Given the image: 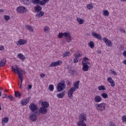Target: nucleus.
Returning <instances> with one entry per match:
<instances>
[{"label": "nucleus", "mask_w": 126, "mask_h": 126, "mask_svg": "<svg viewBox=\"0 0 126 126\" xmlns=\"http://www.w3.org/2000/svg\"><path fill=\"white\" fill-rule=\"evenodd\" d=\"M79 83H80V81H79L74 82V87L71 88L68 91V96L70 99L73 97V92H75V91L79 88Z\"/></svg>", "instance_id": "nucleus-1"}, {"label": "nucleus", "mask_w": 126, "mask_h": 126, "mask_svg": "<svg viewBox=\"0 0 126 126\" xmlns=\"http://www.w3.org/2000/svg\"><path fill=\"white\" fill-rule=\"evenodd\" d=\"M66 85L64 81H61L57 84V91L58 92H61L65 89Z\"/></svg>", "instance_id": "nucleus-2"}, {"label": "nucleus", "mask_w": 126, "mask_h": 126, "mask_svg": "<svg viewBox=\"0 0 126 126\" xmlns=\"http://www.w3.org/2000/svg\"><path fill=\"white\" fill-rule=\"evenodd\" d=\"M94 106L97 111L102 112V111H105V110H106V104L104 103H101L100 104L96 103L94 105Z\"/></svg>", "instance_id": "nucleus-3"}, {"label": "nucleus", "mask_w": 126, "mask_h": 126, "mask_svg": "<svg viewBox=\"0 0 126 126\" xmlns=\"http://www.w3.org/2000/svg\"><path fill=\"white\" fill-rule=\"evenodd\" d=\"M39 115V111H36L30 116V119L32 122H36L37 121V117H38Z\"/></svg>", "instance_id": "nucleus-4"}, {"label": "nucleus", "mask_w": 126, "mask_h": 126, "mask_svg": "<svg viewBox=\"0 0 126 126\" xmlns=\"http://www.w3.org/2000/svg\"><path fill=\"white\" fill-rule=\"evenodd\" d=\"M29 108L32 113L35 112H39L38 111V105L35 103H31L29 106Z\"/></svg>", "instance_id": "nucleus-5"}, {"label": "nucleus", "mask_w": 126, "mask_h": 126, "mask_svg": "<svg viewBox=\"0 0 126 126\" xmlns=\"http://www.w3.org/2000/svg\"><path fill=\"white\" fill-rule=\"evenodd\" d=\"M15 66H16V69L13 68V66H12V70L15 73L17 71V74H18L19 73H22L21 72L24 71V74L26 73V72H25V70H22V69L21 68H19V67H18V66H17V65H16Z\"/></svg>", "instance_id": "nucleus-6"}, {"label": "nucleus", "mask_w": 126, "mask_h": 126, "mask_svg": "<svg viewBox=\"0 0 126 126\" xmlns=\"http://www.w3.org/2000/svg\"><path fill=\"white\" fill-rule=\"evenodd\" d=\"M61 64H63V61L58 60V61L52 62L51 64L49 65V66L56 67V66L61 65Z\"/></svg>", "instance_id": "nucleus-7"}, {"label": "nucleus", "mask_w": 126, "mask_h": 126, "mask_svg": "<svg viewBox=\"0 0 126 126\" xmlns=\"http://www.w3.org/2000/svg\"><path fill=\"white\" fill-rule=\"evenodd\" d=\"M17 11L19 13H24L27 11V9L25 7L19 6L17 7Z\"/></svg>", "instance_id": "nucleus-8"}, {"label": "nucleus", "mask_w": 126, "mask_h": 126, "mask_svg": "<svg viewBox=\"0 0 126 126\" xmlns=\"http://www.w3.org/2000/svg\"><path fill=\"white\" fill-rule=\"evenodd\" d=\"M47 112L48 109L42 106L40 108L38 113H39V114H42V115H45V114H47Z\"/></svg>", "instance_id": "nucleus-9"}, {"label": "nucleus", "mask_w": 126, "mask_h": 126, "mask_svg": "<svg viewBox=\"0 0 126 126\" xmlns=\"http://www.w3.org/2000/svg\"><path fill=\"white\" fill-rule=\"evenodd\" d=\"M79 121H83V122H86L87 121V118L86 117V114H81L79 117Z\"/></svg>", "instance_id": "nucleus-10"}, {"label": "nucleus", "mask_w": 126, "mask_h": 126, "mask_svg": "<svg viewBox=\"0 0 126 126\" xmlns=\"http://www.w3.org/2000/svg\"><path fill=\"white\" fill-rule=\"evenodd\" d=\"M103 41L108 47H112V41L109 40L108 38L104 37L103 38Z\"/></svg>", "instance_id": "nucleus-11"}, {"label": "nucleus", "mask_w": 126, "mask_h": 126, "mask_svg": "<svg viewBox=\"0 0 126 126\" xmlns=\"http://www.w3.org/2000/svg\"><path fill=\"white\" fill-rule=\"evenodd\" d=\"M92 35L94 38H96V39H98V40H102V36H101V35L95 32H93L92 33Z\"/></svg>", "instance_id": "nucleus-12"}, {"label": "nucleus", "mask_w": 126, "mask_h": 126, "mask_svg": "<svg viewBox=\"0 0 126 126\" xmlns=\"http://www.w3.org/2000/svg\"><path fill=\"white\" fill-rule=\"evenodd\" d=\"M27 43V41H26V40H24V39H19L18 41V43L17 45L18 46V45H19V46H22V45H25V44Z\"/></svg>", "instance_id": "nucleus-13"}, {"label": "nucleus", "mask_w": 126, "mask_h": 126, "mask_svg": "<svg viewBox=\"0 0 126 126\" xmlns=\"http://www.w3.org/2000/svg\"><path fill=\"white\" fill-rule=\"evenodd\" d=\"M65 37L67 43H70V42H71V35H70V33H69V32H67V36H65Z\"/></svg>", "instance_id": "nucleus-14"}, {"label": "nucleus", "mask_w": 126, "mask_h": 126, "mask_svg": "<svg viewBox=\"0 0 126 126\" xmlns=\"http://www.w3.org/2000/svg\"><path fill=\"white\" fill-rule=\"evenodd\" d=\"M64 95H65V91H64L63 92L58 94H57V97H58L60 99H62L64 97Z\"/></svg>", "instance_id": "nucleus-15"}, {"label": "nucleus", "mask_w": 126, "mask_h": 126, "mask_svg": "<svg viewBox=\"0 0 126 126\" xmlns=\"http://www.w3.org/2000/svg\"><path fill=\"white\" fill-rule=\"evenodd\" d=\"M102 101V97L100 95H96L94 97V102L96 103H99Z\"/></svg>", "instance_id": "nucleus-16"}, {"label": "nucleus", "mask_w": 126, "mask_h": 126, "mask_svg": "<svg viewBox=\"0 0 126 126\" xmlns=\"http://www.w3.org/2000/svg\"><path fill=\"white\" fill-rule=\"evenodd\" d=\"M67 32H60L58 34V38H59L60 39H62V38H63V36L64 37H67Z\"/></svg>", "instance_id": "nucleus-17"}, {"label": "nucleus", "mask_w": 126, "mask_h": 126, "mask_svg": "<svg viewBox=\"0 0 126 126\" xmlns=\"http://www.w3.org/2000/svg\"><path fill=\"white\" fill-rule=\"evenodd\" d=\"M29 97H28V98H26L22 100V105H23V106H26V105H27V104H28V103L29 102Z\"/></svg>", "instance_id": "nucleus-18"}, {"label": "nucleus", "mask_w": 126, "mask_h": 126, "mask_svg": "<svg viewBox=\"0 0 126 126\" xmlns=\"http://www.w3.org/2000/svg\"><path fill=\"white\" fill-rule=\"evenodd\" d=\"M77 126H87L86 123L83 121H79L77 123Z\"/></svg>", "instance_id": "nucleus-19"}, {"label": "nucleus", "mask_w": 126, "mask_h": 126, "mask_svg": "<svg viewBox=\"0 0 126 126\" xmlns=\"http://www.w3.org/2000/svg\"><path fill=\"white\" fill-rule=\"evenodd\" d=\"M88 69H89V66H88V64H86L85 63L83 64V67H82L83 71H88Z\"/></svg>", "instance_id": "nucleus-20"}, {"label": "nucleus", "mask_w": 126, "mask_h": 126, "mask_svg": "<svg viewBox=\"0 0 126 126\" xmlns=\"http://www.w3.org/2000/svg\"><path fill=\"white\" fill-rule=\"evenodd\" d=\"M6 63V60L5 59H1V61L0 62V66H4Z\"/></svg>", "instance_id": "nucleus-21"}, {"label": "nucleus", "mask_w": 126, "mask_h": 126, "mask_svg": "<svg viewBox=\"0 0 126 126\" xmlns=\"http://www.w3.org/2000/svg\"><path fill=\"white\" fill-rule=\"evenodd\" d=\"M8 118H7V117L3 118L2 119V126H4V124H7V123H8Z\"/></svg>", "instance_id": "nucleus-22"}, {"label": "nucleus", "mask_w": 126, "mask_h": 126, "mask_svg": "<svg viewBox=\"0 0 126 126\" xmlns=\"http://www.w3.org/2000/svg\"><path fill=\"white\" fill-rule=\"evenodd\" d=\"M41 105L42 106V107L45 108L47 109V108H49V103H48V102L47 101H44V102H42L41 103Z\"/></svg>", "instance_id": "nucleus-23"}, {"label": "nucleus", "mask_w": 126, "mask_h": 126, "mask_svg": "<svg viewBox=\"0 0 126 126\" xmlns=\"http://www.w3.org/2000/svg\"><path fill=\"white\" fill-rule=\"evenodd\" d=\"M26 28L30 32H33L34 29H33V27L31 26L28 25L26 26Z\"/></svg>", "instance_id": "nucleus-24"}, {"label": "nucleus", "mask_w": 126, "mask_h": 126, "mask_svg": "<svg viewBox=\"0 0 126 126\" xmlns=\"http://www.w3.org/2000/svg\"><path fill=\"white\" fill-rule=\"evenodd\" d=\"M34 9L36 12H40V11L42 10V7L39 5H37L35 7Z\"/></svg>", "instance_id": "nucleus-25"}, {"label": "nucleus", "mask_w": 126, "mask_h": 126, "mask_svg": "<svg viewBox=\"0 0 126 126\" xmlns=\"http://www.w3.org/2000/svg\"><path fill=\"white\" fill-rule=\"evenodd\" d=\"M17 58L20 59V60H22V61H24V60L26 59L25 56H24V55L21 53L18 54Z\"/></svg>", "instance_id": "nucleus-26"}, {"label": "nucleus", "mask_w": 126, "mask_h": 126, "mask_svg": "<svg viewBox=\"0 0 126 126\" xmlns=\"http://www.w3.org/2000/svg\"><path fill=\"white\" fill-rule=\"evenodd\" d=\"M20 1L24 4H30L31 0H20Z\"/></svg>", "instance_id": "nucleus-27"}, {"label": "nucleus", "mask_w": 126, "mask_h": 126, "mask_svg": "<svg viewBox=\"0 0 126 126\" xmlns=\"http://www.w3.org/2000/svg\"><path fill=\"white\" fill-rule=\"evenodd\" d=\"M63 58H65L66 57H69V56H71V54L69 51H66L63 53Z\"/></svg>", "instance_id": "nucleus-28"}, {"label": "nucleus", "mask_w": 126, "mask_h": 126, "mask_svg": "<svg viewBox=\"0 0 126 126\" xmlns=\"http://www.w3.org/2000/svg\"><path fill=\"white\" fill-rule=\"evenodd\" d=\"M50 0H41L40 2V5H45V4H46V2H48V1H49Z\"/></svg>", "instance_id": "nucleus-29"}, {"label": "nucleus", "mask_w": 126, "mask_h": 126, "mask_svg": "<svg viewBox=\"0 0 126 126\" xmlns=\"http://www.w3.org/2000/svg\"><path fill=\"white\" fill-rule=\"evenodd\" d=\"M97 88L99 91H104V90H106V88H105V86H99Z\"/></svg>", "instance_id": "nucleus-30"}, {"label": "nucleus", "mask_w": 126, "mask_h": 126, "mask_svg": "<svg viewBox=\"0 0 126 126\" xmlns=\"http://www.w3.org/2000/svg\"><path fill=\"white\" fill-rule=\"evenodd\" d=\"M40 0H32V3L33 4H40Z\"/></svg>", "instance_id": "nucleus-31"}, {"label": "nucleus", "mask_w": 126, "mask_h": 126, "mask_svg": "<svg viewBox=\"0 0 126 126\" xmlns=\"http://www.w3.org/2000/svg\"><path fill=\"white\" fill-rule=\"evenodd\" d=\"M15 96L17 98H20V97H21V94L18 91L15 92Z\"/></svg>", "instance_id": "nucleus-32"}, {"label": "nucleus", "mask_w": 126, "mask_h": 126, "mask_svg": "<svg viewBox=\"0 0 126 126\" xmlns=\"http://www.w3.org/2000/svg\"><path fill=\"white\" fill-rule=\"evenodd\" d=\"M89 47H90V48H91V49H93V48H94V46H95V44H94V42L93 41H90L89 43Z\"/></svg>", "instance_id": "nucleus-33"}, {"label": "nucleus", "mask_w": 126, "mask_h": 126, "mask_svg": "<svg viewBox=\"0 0 126 126\" xmlns=\"http://www.w3.org/2000/svg\"><path fill=\"white\" fill-rule=\"evenodd\" d=\"M77 21H78L79 24H83V23H84V20L79 18H77Z\"/></svg>", "instance_id": "nucleus-34"}, {"label": "nucleus", "mask_w": 126, "mask_h": 126, "mask_svg": "<svg viewBox=\"0 0 126 126\" xmlns=\"http://www.w3.org/2000/svg\"><path fill=\"white\" fill-rule=\"evenodd\" d=\"M43 30L45 33H48L49 31H50V28L48 26L44 27Z\"/></svg>", "instance_id": "nucleus-35"}, {"label": "nucleus", "mask_w": 126, "mask_h": 126, "mask_svg": "<svg viewBox=\"0 0 126 126\" xmlns=\"http://www.w3.org/2000/svg\"><path fill=\"white\" fill-rule=\"evenodd\" d=\"M44 12L43 11H40L39 13H37L36 14V16H37L38 17H41L42 16H43V15H44Z\"/></svg>", "instance_id": "nucleus-36"}, {"label": "nucleus", "mask_w": 126, "mask_h": 126, "mask_svg": "<svg viewBox=\"0 0 126 126\" xmlns=\"http://www.w3.org/2000/svg\"><path fill=\"white\" fill-rule=\"evenodd\" d=\"M101 95L102 96V98H104V99H107V98H108V94L106 93L101 94Z\"/></svg>", "instance_id": "nucleus-37"}, {"label": "nucleus", "mask_w": 126, "mask_h": 126, "mask_svg": "<svg viewBox=\"0 0 126 126\" xmlns=\"http://www.w3.org/2000/svg\"><path fill=\"white\" fill-rule=\"evenodd\" d=\"M103 14L104 16H109V11L106 10H104L103 11Z\"/></svg>", "instance_id": "nucleus-38"}, {"label": "nucleus", "mask_w": 126, "mask_h": 126, "mask_svg": "<svg viewBox=\"0 0 126 126\" xmlns=\"http://www.w3.org/2000/svg\"><path fill=\"white\" fill-rule=\"evenodd\" d=\"M54 85H50L48 87V89L50 91H54Z\"/></svg>", "instance_id": "nucleus-39"}, {"label": "nucleus", "mask_w": 126, "mask_h": 126, "mask_svg": "<svg viewBox=\"0 0 126 126\" xmlns=\"http://www.w3.org/2000/svg\"><path fill=\"white\" fill-rule=\"evenodd\" d=\"M3 18L6 20V21H7V20H9V19H10V16L5 15L3 16Z\"/></svg>", "instance_id": "nucleus-40"}, {"label": "nucleus", "mask_w": 126, "mask_h": 126, "mask_svg": "<svg viewBox=\"0 0 126 126\" xmlns=\"http://www.w3.org/2000/svg\"><path fill=\"white\" fill-rule=\"evenodd\" d=\"M19 79L20 80H23V77L22 76V73H19L18 74ZM22 75V76H21Z\"/></svg>", "instance_id": "nucleus-41"}, {"label": "nucleus", "mask_w": 126, "mask_h": 126, "mask_svg": "<svg viewBox=\"0 0 126 126\" xmlns=\"http://www.w3.org/2000/svg\"><path fill=\"white\" fill-rule=\"evenodd\" d=\"M82 64H84V63H85L86 64H89V65H90V63H89L85 60L82 61Z\"/></svg>", "instance_id": "nucleus-42"}, {"label": "nucleus", "mask_w": 126, "mask_h": 126, "mask_svg": "<svg viewBox=\"0 0 126 126\" xmlns=\"http://www.w3.org/2000/svg\"><path fill=\"white\" fill-rule=\"evenodd\" d=\"M114 80H113V79L112 78V77H109L107 78V81L108 82L110 83V82H112V81H113Z\"/></svg>", "instance_id": "nucleus-43"}, {"label": "nucleus", "mask_w": 126, "mask_h": 126, "mask_svg": "<svg viewBox=\"0 0 126 126\" xmlns=\"http://www.w3.org/2000/svg\"><path fill=\"white\" fill-rule=\"evenodd\" d=\"M7 98H8L9 99H10V101H12V100L14 99V97H13L11 95H8Z\"/></svg>", "instance_id": "nucleus-44"}, {"label": "nucleus", "mask_w": 126, "mask_h": 126, "mask_svg": "<svg viewBox=\"0 0 126 126\" xmlns=\"http://www.w3.org/2000/svg\"><path fill=\"white\" fill-rule=\"evenodd\" d=\"M109 83L111 84L112 87H115V81H112V82H109Z\"/></svg>", "instance_id": "nucleus-45"}, {"label": "nucleus", "mask_w": 126, "mask_h": 126, "mask_svg": "<svg viewBox=\"0 0 126 126\" xmlns=\"http://www.w3.org/2000/svg\"><path fill=\"white\" fill-rule=\"evenodd\" d=\"M110 71H111V73H112L113 74V75H117V72L115 71H113V70L110 69Z\"/></svg>", "instance_id": "nucleus-46"}, {"label": "nucleus", "mask_w": 126, "mask_h": 126, "mask_svg": "<svg viewBox=\"0 0 126 126\" xmlns=\"http://www.w3.org/2000/svg\"><path fill=\"white\" fill-rule=\"evenodd\" d=\"M73 63H78V59L76 58L74 59Z\"/></svg>", "instance_id": "nucleus-47"}, {"label": "nucleus", "mask_w": 126, "mask_h": 126, "mask_svg": "<svg viewBox=\"0 0 126 126\" xmlns=\"http://www.w3.org/2000/svg\"><path fill=\"white\" fill-rule=\"evenodd\" d=\"M87 8H88V9H92V6H91L90 4H88L87 6Z\"/></svg>", "instance_id": "nucleus-48"}, {"label": "nucleus", "mask_w": 126, "mask_h": 126, "mask_svg": "<svg viewBox=\"0 0 126 126\" xmlns=\"http://www.w3.org/2000/svg\"><path fill=\"white\" fill-rule=\"evenodd\" d=\"M75 57L76 59H78V60H79V58L81 57V55H80V54H76Z\"/></svg>", "instance_id": "nucleus-49"}, {"label": "nucleus", "mask_w": 126, "mask_h": 126, "mask_svg": "<svg viewBox=\"0 0 126 126\" xmlns=\"http://www.w3.org/2000/svg\"><path fill=\"white\" fill-rule=\"evenodd\" d=\"M122 120L123 121V122H124L125 123H126V116H123L122 117Z\"/></svg>", "instance_id": "nucleus-50"}, {"label": "nucleus", "mask_w": 126, "mask_h": 126, "mask_svg": "<svg viewBox=\"0 0 126 126\" xmlns=\"http://www.w3.org/2000/svg\"><path fill=\"white\" fill-rule=\"evenodd\" d=\"M66 83L67 86H69L70 84H71V82H70V81H67Z\"/></svg>", "instance_id": "nucleus-51"}, {"label": "nucleus", "mask_w": 126, "mask_h": 126, "mask_svg": "<svg viewBox=\"0 0 126 126\" xmlns=\"http://www.w3.org/2000/svg\"><path fill=\"white\" fill-rule=\"evenodd\" d=\"M4 50V47L2 45H0V51H3Z\"/></svg>", "instance_id": "nucleus-52"}, {"label": "nucleus", "mask_w": 126, "mask_h": 126, "mask_svg": "<svg viewBox=\"0 0 126 126\" xmlns=\"http://www.w3.org/2000/svg\"><path fill=\"white\" fill-rule=\"evenodd\" d=\"M7 95H6V94H2V98H3L4 99V98H7Z\"/></svg>", "instance_id": "nucleus-53"}, {"label": "nucleus", "mask_w": 126, "mask_h": 126, "mask_svg": "<svg viewBox=\"0 0 126 126\" xmlns=\"http://www.w3.org/2000/svg\"><path fill=\"white\" fill-rule=\"evenodd\" d=\"M120 31L122 33H126V30H124V29H120Z\"/></svg>", "instance_id": "nucleus-54"}, {"label": "nucleus", "mask_w": 126, "mask_h": 126, "mask_svg": "<svg viewBox=\"0 0 126 126\" xmlns=\"http://www.w3.org/2000/svg\"><path fill=\"white\" fill-rule=\"evenodd\" d=\"M18 85L19 86L20 89H22V87H23V86H22V84H20L19 83Z\"/></svg>", "instance_id": "nucleus-55"}, {"label": "nucleus", "mask_w": 126, "mask_h": 126, "mask_svg": "<svg viewBox=\"0 0 126 126\" xmlns=\"http://www.w3.org/2000/svg\"><path fill=\"white\" fill-rule=\"evenodd\" d=\"M84 61H90V59H88L87 57H84Z\"/></svg>", "instance_id": "nucleus-56"}, {"label": "nucleus", "mask_w": 126, "mask_h": 126, "mask_svg": "<svg viewBox=\"0 0 126 126\" xmlns=\"http://www.w3.org/2000/svg\"><path fill=\"white\" fill-rule=\"evenodd\" d=\"M40 76H41V77H42V78H44V77H45V74H41Z\"/></svg>", "instance_id": "nucleus-57"}, {"label": "nucleus", "mask_w": 126, "mask_h": 126, "mask_svg": "<svg viewBox=\"0 0 126 126\" xmlns=\"http://www.w3.org/2000/svg\"><path fill=\"white\" fill-rule=\"evenodd\" d=\"M28 87L29 89H31L32 88V85H29Z\"/></svg>", "instance_id": "nucleus-58"}, {"label": "nucleus", "mask_w": 126, "mask_h": 126, "mask_svg": "<svg viewBox=\"0 0 126 126\" xmlns=\"http://www.w3.org/2000/svg\"><path fill=\"white\" fill-rule=\"evenodd\" d=\"M75 72V70H70V73H74Z\"/></svg>", "instance_id": "nucleus-59"}, {"label": "nucleus", "mask_w": 126, "mask_h": 126, "mask_svg": "<svg viewBox=\"0 0 126 126\" xmlns=\"http://www.w3.org/2000/svg\"><path fill=\"white\" fill-rule=\"evenodd\" d=\"M123 63H124V64H125L126 65V60H124L123 61Z\"/></svg>", "instance_id": "nucleus-60"}, {"label": "nucleus", "mask_w": 126, "mask_h": 126, "mask_svg": "<svg viewBox=\"0 0 126 126\" xmlns=\"http://www.w3.org/2000/svg\"><path fill=\"white\" fill-rule=\"evenodd\" d=\"M123 56H124V57H126V51H125L123 52Z\"/></svg>", "instance_id": "nucleus-61"}, {"label": "nucleus", "mask_w": 126, "mask_h": 126, "mask_svg": "<svg viewBox=\"0 0 126 126\" xmlns=\"http://www.w3.org/2000/svg\"><path fill=\"white\" fill-rule=\"evenodd\" d=\"M4 10L2 9H0V12H3Z\"/></svg>", "instance_id": "nucleus-62"}, {"label": "nucleus", "mask_w": 126, "mask_h": 126, "mask_svg": "<svg viewBox=\"0 0 126 126\" xmlns=\"http://www.w3.org/2000/svg\"><path fill=\"white\" fill-rule=\"evenodd\" d=\"M97 52L98 53V54H101V51L100 50L97 51Z\"/></svg>", "instance_id": "nucleus-63"}, {"label": "nucleus", "mask_w": 126, "mask_h": 126, "mask_svg": "<svg viewBox=\"0 0 126 126\" xmlns=\"http://www.w3.org/2000/svg\"><path fill=\"white\" fill-rule=\"evenodd\" d=\"M110 126H116V125H115V124H112V125H110Z\"/></svg>", "instance_id": "nucleus-64"}]
</instances>
